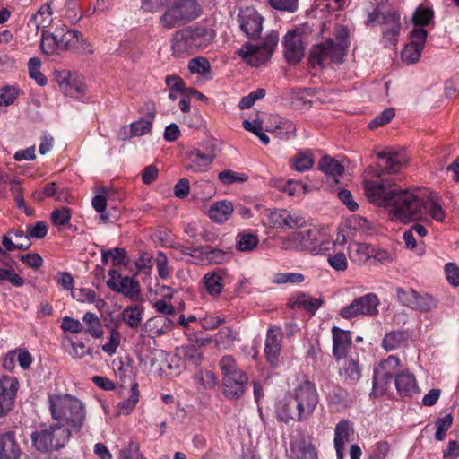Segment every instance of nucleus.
<instances>
[{"instance_id":"obj_1","label":"nucleus","mask_w":459,"mask_h":459,"mask_svg":"<svg viewBox=\"0 0 459 459\" xmlns=\"http://www.w3.org/2000/svg\"><path fill=\"white\" fill-rule=\"evenodd\" d=\"M364 191L371 204L389 208L394 218L403 223L422 220L424 197L412 190L397 188L392 181L382 180L365 181Z\"/></svg>"},{"instance_id":"obj_2","label":"nucleus","mask_w":459,"mask_h":459,"mask_svg":"<svg viewBox=\"0 0 459 459\" xmlns=\"http://www.w3.org/2000/svg\"><path fill=\"white\" fill-rule=\"evenodd\" d=\"M49 411L54 420L64 421L79 432L86 419L85 406L82 401L67 394H54L48 396Z\"/></svg>"},{"instance_id":"obj_3","label":"nucleus","mask_w":459,"mask_h":459,"mask_svg":"<svg viewBox=\"0 0 459 459\" xmlns=\"http://www.w3.org/2000/svg\"><path fill=\"white\" fill-rule=\"evenodd\" d=\"M349 47L348 33L341 29L335 35V39H328L325 42L312 48L309 60L313 66L316 65L324 66L328 61L342 63Z\"/></svg>"},{"instance_id":"obj_4","label":"nucleus","mask_w":459,"mask_h":459,"mask_svg":"<svg viewBox=\"0 0 459 459\" xmlns=\"http://www.w3.org/2000/svg\"><path fill=\"white\" fill-rule=\"evenodd\" d=\"M202 6L196 0H175L160 16V22L165 29L183 26L200 16Z\"/></svg>"},{"instance_id":"obj_5","label":"nucleus","mask_w":459,"mask_h":459,"mask_svg":"<svg viewBox=\"0 0 459 459\" xmlns=\"http://www.w3.org/2000/svg\"><path fill=\"white\" fill-rule=\"evenodd\" d=\"M71 437V431L61 423H55L31 434L33 446L39 452L58 450L65 446Z\"/></svg>"},{"instance_id":"obj_6","label":"nucleus","mask_w":459,"mask_h":459,"mask_svg":"<svg viewBox=\"0 0 459 459\" xmlns=\"http://www.w3.org/2000/svg\"><path fill=\"white\" fill-rule=\"evenodd\" d=\"M279 41L277 32L268 34L260 46L246 43L238 50V55L250 65L259 66L266 62L273 55Z\"/></svg>"},{"instance_id":"obj_7","label":"nucleus","mask_w":459,"mask_h":459,"mask_svg":"<svg viewBox=\"0 0 459 459\" xmlns=\"http://www.w3.org/2000/svg\"><path fill=\"white\" fill-rule=\"evenodd\" d=\"M368 24L377 22L384 26L383 37L389 43L394 44L401 30L400 15L394 10L382 11L378 5L368 16Z\"/></svg>"},{"instance_id":"obj_8","label":"nucleus","mask_w":459,"mask_h":459,"mask_svg":"<svg viewBox=\"0 0 459 459\" xmlns=\"http://www.w3.org/2000/svg\"><path fill=\"white\" fill-rule=\"evenodd\" d=\"M299 419L308 420L317 406L319 397L314 383L306 380L294 390Z\"/></svg>"},{"instance_id":"obj_9","label":"nucleus","mask_w":459,"mask_h":459,"mask_svg":"<svg viewBox=\"0 0 459 459\" xmlns=\"http://www.w3.org/2000/svg\"><path fill=\"white\" fill-rule=\"evenodd\" d=\"M168 354L161 349H154L148 355L149 372L154 376L175 377L179 374V359H168Z\"/></svg>"},{"instance_id":"obj_10","label":"nucleus","mask_w":459,"mask_h":459,"mask_svg":"<svg viewBox=\"0 0 459 459\" xmlns=\"http://www.w3.org/2000/svg\"><path fill=\"white\" fill-rule=\"evenodd\" d=\"M379 299L375 293H368L364 296L356 298L352 302L342 307L340 316L345 319H350L359 315L376 316L378 314L377 306Z\"/></svg>"},{"instance_id":"obj_11","label":"nucleus","mask_w":459,"mask_h":459,"mask_svg":"<svg viewBox=\"0 0 459 459\" xmlns=\"http://www.w3.org/2000/svg\"><path fill=\"white\" fill-rule=\"evenodd\" d=\"M18 389L17 378L12 376L0 377V417L13 410Z\"/></svg>"},{"instance_id":"obj_12","label":"nucleus","mask_w":459,"mask_h":459,"mask_svg":"<svg viewBox=\"0 0 459 459\" xmlns=\"http://www.w3.org/2000/svg\"><path fill=\"white\" fill-rule=\"evenodd\" d=\"M238 20L241 30L248 39H255L260 37L264 19L255 9L242 10L238 15Z\"/></svg>"},{"instance_id":"obj_13","label":"nucleus","mask_w":459,"mask_h":459,"mask_svg":"<svg viewBox=\"0 0 459 459\" xmlns=\"http://www.w3.org/2000/svg\"><path fill=\"white\" fill-rule=\"evenodd\" d=\"M107 285L114 291L122 292L124 295L134 298L140 293L141 287L138 281L128 276H122L116 270L108 272Z\"/></svg>"},{"instance_id":"obj_14","label":"nucleus","mask_w":459,"mask_h":459,"mask_svg":"<svg viewBox=\"0 0 459 459\" xmlns=\"http://www.w3.org/2000/svg\"><path fill=\"white\" fill-rule=\"evenodd\" d=\"M60 36L61 50H71L77 52H91L89 45L82 37V33L77 30H68L67 28H57Z\"/></svg>"},{"instance_id":"obj_15","label":"nucleus","mask_w":459,"mask_h":459,"mask_svg":"<svg viewBox=\"0 0 459 459\" xmlns=\"http://www.w3.org/2000/svg\"><path fill=\"white\" fill-rule=\"evenodd\" d=\"M282 332L281 328L273 326L267 331L264 353L268 363L276 368L281 350Z\"/></svg>"},{"instance_id":"obj_16","label":"nucleus","mask_w":459,"mask_h":459,"mask_svg":"<svg viewBox=\"0 0 459 459\" xmlns=\"http://www.w3.org/2000/svg\"><path fill=\"white\" fill-rule=\"evenodd\" d=\"M56 81L60 90L66 96L79 98L84 91V84L82 78L75 74H71L67 71L56 73Z\"/></svg>"},{"instance_id":"obj_17","label":"nucleus","mask_w":459,"mask_h":459,"mask_svg":"<svg viewBox=\"0 0 459 459\" xmlns=\"http://www.w3.org/2000/svg\"><path fill=\"white\" fill-rule=\"evenodd\" d=\"M284 56L290 65L298 64L304 56V47L300 35L289 31L284 37Z\"/></svg>"},{"instance_id":"obj_18","label":"nucleus","mask_w":459,"mask_h":459,"mask_svg":"<svg viewBox=\"0 0 459 459\" xmlns=\"http://www.w3.org/2000/svg\"><path fill=\"white\" fill-rule=\"evenodd\" d=\"M223 377V394L228 399H238L245 392L248 378L245 373Z\"/></svg>"},{"instance_id":"obj_19","label":"nucleus","mask_w":459,"mask_h":459,"mask_svg":"<svg viewBox=\"0 0 459 459\" xmlns=\"http://www.w3.org/2000/svg\"><path fill=\"white\" fill-rule=\"evenodd\" d=\"M339 366V375L344 379L348 385H356L362 376V368L359 365L358 358L343 357Z\"/></svg>"},{"instance_id":"obj_20","label":"nucleus","mask_w":459,"mask_h":459,"mask_svg":"<svg viewBox=\"0 0 459 459\" xmlns=\"http://www.w3.org/2000/svg\"><path fill=\"white\" fill-rule=\"evenodd\" d=\"M22 455L20 443L14 431L0 434V459H19Z\"/></svg>"},{"instance_id":"obj_21","label":"nucleus","mask_w":459,"mask_h":459,"mask_svg":"<svg viewBox=\"0 0 459 459\" xmlns=\"http://www.w3.org/2000/svg\"><path fill=\"white\" fill-rule=\"evenodd\" d=\"M333 354L337 360L347 357L351 349V336L349 331H344L339 327H333Z\"/></svg>"},{"instance_id":"obj_22","label":"nucleus","mask_w":459,"mask_h":459,"mask_svg":"<svg viewBox=\"0 0 459 459\" xmlns=\"http://www.w3.org/2000/svg\"><path fill=\"white\" fill-rule=\"evenodd\" d=\"M377 157L385 160L388 174L398 172L408 160L406 152L403 149L398 151L386 149L377 152Z\"/></svg>"},{"instance_id":"obj_23","label":"nucleus","mask_w":459,"mask_h":459,"mask_svg":"<svg viewBox=\"0 0 459 459\" xmlns=\"http://www.w3.org/2000/svg\"><path fill=\"white\" fill-rule=\"evenodd\" d=\"M398 394L403 397H411L420 392L415 377L408 371H401L394 378Z\"/></svg>"},{"instance_id":"obj_24","label":"nucleus","mask_w":459,"mask_h":459,"mask_svg":"<svg viewBox=\"0 0 459 459\" xmlns=\"http://www.w3.org/2000/svg\"><path fill=\"white\" fill-rule=\"evenodd\" d=\"M171 48L173 54L178 57L195 52L188 29L178 30L174 34Z\"/></svg>"},{"instance_id":"obj_25","label":"nucleus","mask_w":459,"mask_h":459,"mask_svg":"<svg viewBox=\"0 0 459 459\" xmlns=\"http://www.w3.org/2000/svg\"><path fill=\"white\" fill-rule=\"evenodd\" d=\"M152 266H155L160 279L166 280L170 276L171 269L169 267V261L166 255L158 252L155 256L145 257V275L151 273Z\"/></svg>"},{"instance_id":"obj_26","label":"nucleus","mask_w":459,"mask_h":459,"mask_svg":"<svg viewBox=\"0 0 459 459\" xmlns=\"http://www.w3.org/2000/svg\"><path fill=\"white\" fill-rule=\"evenodd\" d=\"M291 459H317V455L311 442L301 437L290 445Z\"/></svg>"},{"instance_id":"obj_27","label":"nucleus","mask_w":459,"mask_h":459,"mask_svg":"<svg viewBox=\"0 0 459 459\" xmlns=\"http://www.w3.org/2000/svg\"><path fill=\"white\" fill-rule=\"evenodd\" d=\"M227 273L222 269L207 273L204 276V283L209 294L218 295L225 284Z\"/></svg>"},{"instance_id":"obj_28","label":"nucleus","mask_w":459,"mask_h":459,"mask_svg":"<svg viewBox=\"0 0 459 459\" xmlns=\"http://www.w3.org/2000/svg\"><path fill=\"white\" fill-rule=\"evenodd\" d=\"M277 417L279 420L285 423H289L290 420L304 421L303 419H299V409L294 396L289 397L279 405L277 408Z\"/></svg>"},{"instance_id":"obj_29","label":"nucleus","mask_w":459,"mask_h":459,"mask_svg":"<svg viewBox=\"0 0 459 459\" xmlns=\"http://www.w3.org/2000/svg\"><path fill=\"white\" fill-rule=\"evenodd\" d=\"M195 50L205 48L213 39L214 32L205 27L188 29Z\"/></svg>"},{"instance_id":"obj_30","label":"nucleus","mask_w":459,"mask_h":459,"mask_svg":"<svg viewBox=\"0 0 459 459\" xmlns=\"http://www.w3.org/2000/svg\"><path fill=\"white\" fill-rule=\"evenodd\" d=\"M213 158L214 155L212 152L204 153L200 149H194L189 152L191 164L186 168L195 172L202 171L212 162Z\"/></svg>"},{"instance_id":"obj_31","label":"nucleus","mask_w":459,"mask_h":459,"mask_svg":"<svg viewBox=\"0 0 459 459\" xmlns=\"http://www.w3.org/2000/svg\"><path fill=\"white\" fill-rule=\"evenodd\" d=\"M323 303L324 299L321 298H312L305 293H299L295 300L290 304V307L291 308H304L307 312L315 314Z\"/></svg>"},{"instance_id":"obj_32","label":"nucleus","mask_w":459,"mask_h":459,"mask_svg":"<svg viewBox=\"0 0 459 459\" xmlns=\"http://www.w3.org/2000/svg\"><path fill=\"white\" fill-rule=\"evenodd\" d=\"M233 212L230 202L221 201L214 203L209 209V217L219 223L226 221Z\"/></svg>"},{"instance_id":"obj_33","label":"nucleus","mask_w":459,"mask_h":459,"mask_svg":"<svg viewBox=\"0 0 459 459\" xmlns=\"http://www.w3.org/2000/svg\"><path fill=\"white\" fill-rule=\"evenodd\" d=\"M315 159L310 150H301L290 160V167L299 172H304L313 167Z\"/></svg>"},{"instance_id":"obj_34","label":"nucleus","mask_w":459,"mask_h":459,"mask_svg":"<svg viewBox=\"0 0 459 459\" xmlns=\"http://www.w3.org/2000/svg\"><path fill=\"white\" fill-rule=\"evenodd\" d=\"M376 248L366 243H354L350 247V256L359 264H365L371 260Z\"/></svg>"},{"instance_id":"obj_35","label":"nucleus","mask_w":459,"mask_h":459,"mask_svg":"<svg viewBox=\"0 0 459 459\" xmlns=\"http://www.w3.org/2000/svg\"><path fill=\"white\" fill-rule=\"evenodd\" d=\"M59 34L57 28L53 31L49 32L48 30H42L41 31V49L47 55L54 54L59 50L60 41H59Z\"/></svg>"},{"instance_id":"obj_36","label":"nucleus","mask_w":459,"mask_h":459,"mask_svg":"<svg viewBox=\"0 0 459 459\" xmlns=\"http://www.w3.org/2000/svg\"><path fill=\"white\" fill-rule=\"evenodd\" d=\"M82 322L85 324V333L94 338H100L104 332L100 318L91 312H86L82 317Z\"/></svg>"},{"instance_id":"obj_37","label":"nucleus","mask_w":459,"mask_h":459,"mask_svg":"<svg viewBox=\"0 0 459 459\" xmlns=\"http://www.w3.org/2000/svg\"><path fill=\"white\" fill-rule=\"evenodd\" d=\"M437 307V300L427 293L420 294L416 291L411 309L420 313L429 312Z\"/></svg>"},{"instance_id":"obj_38","label":"nucleus","mask_w":459,"mask_h":459,"mask_svg":"<svg viewBox=\"0 0 459 459\" xmlns=\"http://www.w3.org/2000/svg\"><path fill=\"white\" fill-rule=\"evenodd\" d=\"M318 169L327 176L337 177L342 175L344 167L334 159L325 155L320 160Z\"/></svg>"},{"instance_id":"obj_39","label":"nucleus","mask_w":459,"mask_h":459,"mask_svg":"<svg viewBox=\"0 0 459 459\" xmlns=\"http://www.w3.org/2000/svg\"><path fill=\"white\" fill-rule=\"evenodd\" d=\"M178 355L183 358L184 361L188 366H193L195 368L200 366L203 360V352L195 345H186L182 347L178 351Z\"/></svg>"},{"instance_id":"obj_40","label":"nucleus","mask_w":459,"mask_h":459,"mask_svg":"<svg viewBox=\"0 0 459 459\" xmlns=\"http://www.w3.org/2000/svg\"><path fill=\"white\" fill-rule=\"evenodd\" d=\"M188 69L192 74H196L205 78H211V65L205 57L197 56L190 59L188 62Z\"/></svg>"},{"instance_id":"obj_41","label":"nucleus","mask_w":459,"mask_h":459,"mask_svg":"<svg viewBox=\"0 0 459 459\" xmlns=\"http://www.w3.org/2000/svg\"><path fill=\"white\" fill-rule=\"evenodd\" d=\"M237 248L241 252L253 251L258 245V237L249 232H240L237 235Z\"/></svg>"},{"instance_id":"obj_42","label":"nucleus","mask_w":459,"mask_h":459,"mask_svg":"<svg viewBox=\"0 0 459 459\" xmlns=\"http://www.w3.org/2000/svg\"><path fill=\"white\" fill-rule=\"evenodd\" d=\"M354 430L348 420H341L335 427L334 444L345 445L351 440Z\"/></svg>"},{"instance_id":"obj_43","label":"nucleus","mask_w":459,"mask_h":459,"mask_svg":"<svg viewBox=\"0 0 459 459\" xmlns=\"http://www.w3.org/2000/svg\"><path fill=\"white\" fill-rule=\"evenodd\" d=\"M101 258L104 264H107L108 259H111L114 266L125 265L126 264V251L124 248L120 247L101 250Z\"/></svg>"},{"instance_id":"obj_44","label":"nucleus","mask_w":459,"mask_h":459,"mask_svg":"<svg viewBox=\"0 0 459 459\" xmlns=\"http://www.w3.org/2000/svg\"><path fill=\"white\" fill-rule=\"evenodd\" d=\"M434 18V11L431 8L420 5L413 13L412 22L416 26L423 27L429 24Z\"/></svg>"},{"instance_id":"obj_45","label":"nucleus","mask_w":459,"mask_h":459,"mask_svg":"<svg viewBox=\"0 0 459 459\" xmlns=\"http://www.w3.org/2000/svg\"><path fill=\"white\" fill-rule=\"evenodd\" d=\"M200 254L206 261L214 264L223 263L228 256L227 253L223 250L211 247H201Z\"/></svg>"},{"instance_id":"obj_46","label":"nucleus","mask_w":459,"mask_h":459,"mask_svg":"<svg viewBox=\"0 0 459 459\" xmlns=\"http://www.w3.org/2000/svg\"><path fill=\"white\" fill-rule=\"evenodd\" d=\"M140 392L138 390V385L134 384L131 387V394L127 400H125L118 403V413L120 414H128L130 413L136 403L139 401Z\"/></svg>"},{"instance_id":"obj_47","label":"nucleus","mask_w":459,"mask_h":459,"mask_svg":"<svg viewBox=\"0 0 459 459\" xmlns=\"http://www.w3.org/2000/svg\"><path fill=\"white\" fill-rule=\"evenodd\" d=\"M405 341V333L401 331L392 332L385 334L382 345L386 351H393L401 346Z\"/></svg>"},{"instance_id":"obj_48","label":"nucleus","mask_w":459,"mask_h":459,"mask_svg":"<svg viewBox=\"0 0 459 459\" xmlns=\"http://www.w3.org/2000/svg\"><path fill=\"white\" fill-rule=\"evenodd\" d=\"M220 369L223 377L237 375L236 373H244L238 368L235 359L230 355L223 356L219 362Z\"/></svg>"},{"instance_id":"obj_49","label":"nucleus","mask_w":459,"mask_h":459,"mask_svg":"<svg viewBox=\"0 0 459 459\" xmlns=\"http://www.w3.org/2000/svg\"><path fill=\"white\" fill-rule=\"evenodd\" d=\"M219 180L224 185H232L234 183H243L247 181V176L243 173H238L230 169H226L219 173Z\"/></svg>"},{"instance_id":"obj_50","label":"nucleus","mask_w":459,"mask_h":459,"mask_svg":"<svg viewBox=\"0 0 459 459\" xmlns=\"http://www.w3.org/2000/svg\"><path fill=\"white\" fill-rule=\"evenodd\" d=\"M278 187L289 195L294 196L305 194L308 186L307 184H302L299 181L289 180L278 186Z\"/></svg>"},{"instance_id":"obj_51","label":"nucleus","mask_w":459,"mask_h":459,"mask_svg":"<svg viewBox=\"0 0 459 459\" xmlns=\"http://www.w3.org/2000/svg\"><path fill=\"white\" fill-rule=\"evenodd\" d=\"M40 60L39 58H30L28 62V69L30 76L37 82L39 85H45L47 83L46 76L40 72Z\"/></svg>"},{"instance_id":"obj_52","label":"nucleus","mask_w":459,"mask_h":459,"mask_svg":"<svg viewBox=\"0 0 459 459\" xmlns=\"http://www.w3.org/2000/svg\"><path fill=\"white\" fill-rule=\"evenodd\" d=\"M52 8L50 4H46L40 7L33 19L37 27H47L52 22Z\"/></svg>"},{"instance_id":"obj_53","label":"nucleus","mask_w":459,"mask_h":459,"mask_svg":"<svg viewBox=\"0 0 459 459\" xmlns=\"http://www.w3.org/2000/svg\"><path fill=\"white\" fill-rule=\"evenodd\" d=\"M393 380V375L391 373H385L379 377L375 371L373 377V390L370 394L371 396H377L385 392V385Z\"/></svg>"},{"instance_id":"obj_54","label":"nucleus","mask_w":459,"mask_h":459,"mask_svg":"<svg viewBox=\"0 0 459 459\" xmlns=\"http://www.w3.org/2000/svg\"><path fill=\"white\" fill-rule=\"evenodd\" d=\"M453 423V416L446 414L443 418L437 419L436 421L437 431L435 433V438L438 441H442L446 437V431L451 428Z\"/></svg>"},{"instance_id":"obj_55","label":"nucleus","mask_w":459,"mask_h":459,"mask_svg":"<svg viewBox=\"0 0 459 459\" xmlns=\"http://www.w3.org/2000/svg\"><path fill=\"white\" fill-rule=\"evenodd\" d=\"M268 3L279 11L295 13L299 9V0H268Z\"/></svg>"},{"instance_id":"obj_56","label":"nucleus","mask_w":459,"mask_h":459,"mask_svg":"<svg viewBox=\"0 0 459 459\" xmlns=\"http://www.w3.org/2000/svg\"><path fill=\"white\" fill-rule=\"evenodd\" d=\"M51 220L55 226H65L70 222L71 212L66 207L54 210L51 214Z\"/></svg>"},{"instance_id":"obj_57","label":"nucleus","mask_w":459,"mask_h":459,"mask_svg":"<svg viewBox=\"0 0 459 459\" xmlns=\"http://www.w3.org/2000/svg\"><path fill=\"white\" fill-rule=\"evenodd\" d=\"M44 194L47 196H53L60 202L70 203L69 196L65 193V188H60L55 183L47 184L44 187Z\"/></svg>"},{"instance_id":"obj_58","label":"nucleus","mask_w":459,"mask_h":459,"mask_svg":"<svg viewBox=\"0 0 459 459\" xmlns=\"http://www.w3.org/2000/svg\"><path fill=\"white\" fill-rule=\"evenodd\" d=\"M264 96L265 90L259 88L255 91L250 92L247 96L243 97L238 104V107L241 109L249 108L255 104L256 100L263 99Z\"/></svg>"},{"instance_id":"obj_59","label":"nucleus","mask_w":459,"mask_h":459,"mask_svg":"<svg viewBox=\"0 0 459 459\" xmlns=\"http://www.w3.org/2000/svg\"><path fill=\"white\" fill-rule=\"evenodd\" d=\"M123 319L131 327L138 326L142 319V312L138 307H127L123 312Z\"/></svg>"},{"instance_id":"obj_60","label":"nucleus","mask_w":459,"mask_h":459,"mask_svg":"<svg viewBox=\"0 0 459 459\" xmlns=\"http://www.w3.org/2000/svg\"><path fill=\"white\" fill-rule=\"evenodd\" d=\"M416 291L412 289L396 288V297L398 301L404 307L411 308Z\"/></svg>"},{"instance_id":"obj_61","label":"nucleus","mask_w":459,"mask_h":459,"mask_svg":"<svg viewBox=\"0 0 459 459\" xmlns=\"http://www.w3.org/2000/svg\"><path fill=\"white\" fill-rule=\"evenodd\" d=\"M423 211H428L429 214L437 221L444 220V212L437 202L424 198Z\"/></svg>"},{"instance_id":"obj_62","label":"nucleus","mask_w":459,"mask_h":459,"mask_svg":"<svg viewBox=\"0 0 459 459\" xmlns=\"http://www.w3.org/2000/svg\"><path fill=\"white\" fill-rule=\"evenodd\" d=\"M421 51V48H419L414 45L408 44L402 51L401 56L403 62H406L407 64H414L419 61Z\"/></svg>"},{"instance_id":"obj_63","label":"nucleus","mask_w":459,"mask_h":459,"mask_svg":"<svg viewBox=\"0 0 459 459\" xmlns=\"http://www.w3.org/2000/svg\"><path fill=\"white\" fill-rule=\"evenodd\" d=\"M394 117V109L392 108H385L381 114L377 116L372 121L369 122L368 126L370 129H375L377 126H384L391 121Z\"/></svg>"},{"instance_id":"obj_64","label":"nucleus","mask_w":459,"mask_h":459,"mask_svg":"<svg viewBox=\"0 0 459 459\" xmlns=\"http://www.w3.org/2000/svg\"><path fill=\"white\" fill-rule=\"evenodd\" d=\"M120 333L117 330L112 329L109 334L108 342L102 346L103 351L112 356L116 353L117 347L120 344Z\"/></svg>"}]
</instances>
